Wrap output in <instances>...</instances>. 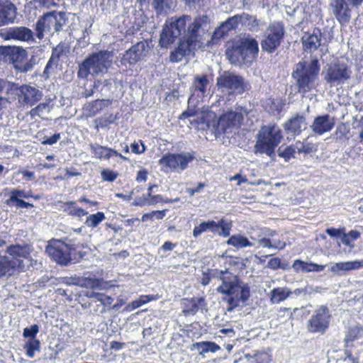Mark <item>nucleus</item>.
I'll return each instance as SVG.
<instances>
[{"label": "nucleus", "instance_id": "9b49d317", "mask_svg": "<svg viewBox=\"0 0 363 363\" xmlns=\"http://www.w3.org/2000/svg\"><path fill=\"white\" fill-rule=\"evenodd\" d=\"M72 245L61 240L52 239L48 242L45 252L53 260L61 265H67L71 262Z\"/></svg>", "mask_w": 363, "mask_h": 363}, {"label": "nucleus", "instance_id": "a211bd4d", "mask_svg": "<svg viewBox=\"0 0 363 363\" xmlns=\"http://www.w3.org/2000/svg\"><path fill=\"white\" fill-rule=\"evenodd\" d=\"M148 50V45L145 42H139L125 52L121 62L125 67L127 65L133 66L146 57Z\"/></svg>", "mask_w": 363, "mask_h": 363}, {"label": "nucleus", "instance_id": "39448f33", "mask_svg": "<svg viewBox=\"0 0 363 363\" xmlns=\"http://www.w3.org/2000/svg\"><path fill=\"white\" fill-rule=\"evenodd\" d=\"M7 256L0 255V279L13 275L17 271L23 270V259L31 252L30 245H11L6 250Z\"/></svg>", "mask_w": 363, "mask_h": 363}, {"label": "nucleus", "instance_id": "774afa93", "mask_svg": "<svg viewBox=\"0 0 363 363\" xmlns=\"http://www.w3.org/2000/svg\"><path fill=\"white\" fill-rule=\"evenodd\" d=\"M147 172L145 169H141L138 172L136 181L138 182H145L147 180Z\"/></svg>", "mask_w": 363, "mask_h": 363}, {"label": "nucleus", "instance_id": "0eeeda50", "mask_svg": "<svg viewBox=\"0 0 363 363\" xmlns=\"http://www.w3.org/2000/svg\"><path fill=\"white\" fill-rule=\"evenodd\" d=\"M281 139V130L277 125L270 124L262 126L257 134V140L255 145V152L272 156Z\"/></svg>", "mask_w": 363, "mask_h": 363}, {"label": "nucleus", "instance_id": "72a5a7b5", "mask_svg": "<svg viewBox=\"0 0 363 363\" xmlns=\"http://www.w3.org/2000/svg\"><path fill=\"white\" fill-rule=\"evenodd\" d=\"M63 211L67 214L76 217H82L88 213L84 209L78 207L76 201L65 203L63 206Z\"/></svg>", "mask_w": 363, "mask_h": 363}, {"label": "nucleus", "instance_id": "c03bdc74", "mask_svg": "<svg viewBox=\"0 0 363 363\" xmlns=\"http://www.w3.org/2000/svg\"><path fill=\"white\" fill-rule=\"evenodd\" d=\"M10 197L5 201V203L8 206H12L14 200H21V198L26 197V192L24 190L13 189L11 190Z\"/></svg>", "mask_w": 363, "mask_h": 363}, {"label": "nucleus", "instance_id": "de8ad7c7", "mask_svg": "<svg viewBox=\"0 0 363 363\" xmlns=\"http://www.w3.org/2000/svg\"><path fill=\"white\" fill-rule=\"evenodd\" d=\"M295 153H296V150L294 144L286 147L283 151H281L280 149L279 150V155L284 158L286 161H289L290 159L295 157Z\"/></svg>", "mask_w": 363, "mask_h": 363}, {"label": "nucleus", "instance_id": "2eb2a0df", "mask_svg": "<svg viewBox=\"0 0 363 363\" xmlns=\"http://www.w3.org/2000/svg\"><path fill=\"white\" fill-rule=\"evenodd\" d=\"M217 86L221 91L229 93L245 91L246 84L244 79L239 75L230 72H223L217 78Z\"/></svg>", "mask_w": 363, "mask_h": 363}, {"label": "nucleus", "instance_id": "bf43d9fd", "mask_svg": "<svg viewBox=\"0 0 363 363\" xmlns=\"http://www.w3.org/2000/svg\"><path fill=\"white\" fill-rule=\"evenodd\" d=\"M14 86H16V84L0 78V93L4 89L12 90Z\"/></svg>", "mask_w": 363, "mask_h": 363}, {"label": "nucleus", "instance_id": "c9c22d12", "mask_svg": "<svg viewBox=\"0 0 363 363\" xmlns=\"http://www.w3.org/2000/svg\"><path fill=\"white\" fill-rule=\"evenodd\" d=\"M28 357L33 358L35 356V352L40 350V343L37 338L28 339L24 345Z\"/></svg>", "mask_w": 363, "mask_h": 363}, {"label": "nucleus", "instance_id": "5fc2aeb1", "mask_svg": "<svg viewBox=\"0 0 363 363\" xmlns=\"http://www.w3.org/2000/svg\"><path fill=\"white\" fill-rule=\"evenodd\" d=\"M155 202L156 201H150L149 197L146 195L143 197H136L133 205L135 206H143L145 205H153Z\"/></svg>", "mask_w": 363, "mask_h": 363}, {"label": "nucleus", "instance_id": "f704fd0d", "mask_svg": "<svg viewBox=\"0 0 363 363\" xmlns=\"http://www.w3.org/2000/svg\"><path fill=\"white\" fill-rule=\"evenodd\" d=\"M294 146L298 154L308 155L314 150V145L307 140H303V141L297 140L294 143Z\"/></svg>", "mask_w": 363, "mask_h": 363}, {"label": "nucleus", "instance_id": "20e7f679", "mask_svg": "<svg viewBox=\"0 0 363 363\" xmlns=\"http://www.w3.org/2000/svg\"><path fill=\"white\" fill-rule=\"evenodd\" d=\"M257 41L250 36L242 37L233 43L226 50V56L231 64L242 65L250 64L257 56Z\"/></svg>", "mask_w": 363, "mask_h": 363}, {"label": "nucleus", "instance_id": "4468645a", "mask_svg": "<svg viewBox=\"0 0 363 363\" xmlns=\"http://www.w3.org/2000/svg\"><path fill=\"white\" fill-rule=\"evenodd\" d=\"M242 120L243 114L238 108L229 110L219 117L215 131L218 134L231 133L240 126Z\"/></svg>", "mask_w": 363, "mask_h": 363}, {"label": "nucleus", "instance_id": "423d86ee", "mask_svg": "<svg viewBox=\"0 0 363 363\" xmlns=\"http://www.w3.org/2000/svg\"><path fill=\"white\" fill-rule=\"evenodd\" d=\"M319 72L320 65L317 59L312 60L308 64L306 62L298 63L293 77L296 80L300 93L306 94L315 87Z\"/></svg>", "mask_w": 363, "mask_h": 363}, {"label": "nucleus", "instance_id": "680f3d73", "mask_svg": "<svg viewBox=\"0 0 363 363\" xmlns=\"http://www.w3.org/2000/svg\"><path fill=\"white\" fill-rule=\"evenodd\" d=\"M12 206H15L18 208H28L30 207H33L32 203L26 202L23 199L21 200H14L13 204Z\"/></svg>", "mask_w": 363, "mask_h": 363}, {"label": "nucleus", "instance_id": "e433bc0d", "mask_svg": "<svg viewBox=\"0 0 363 363\" xmlns=\"http://www.w3.org/2000/svg\"><path fill=\"white\" fill-rule=\"evenodd\" d=\"M241 25L247 27L250 30H256L259 26V23L255 16L248 13L240 14Z\"/></svg>", "mask_w": 363, "mask_h": 363}, {"label": "nucleus", "instance_id": "69168bd1", "mask_svg": "<svg viewBox=\"0 0 363 363\" xmlns=\"http://www.w3.org/2000/svg\"><path fill=\"white\" fill-rule=\"evenodd\" d=\"M306 264V262L301 261L299 259H296L294 261V262L292 265V267L296 272L300 271V270L304 272Z\"/></svg>", "mask_w": 363, "mask_h": 363}, {"label": "nucleus", "instance_id": "4c0bfd02", "mask_svg": "<svg viewBox=\"0 0 363 363\" xmlns=\"http://www.w3.org/2000/svg\"><path fill=\"white\" fill-rule=\"evenodd\" d=\"M362 331L363 328L359 325L351 327L346 334L345 339V343L348 345L350 342H352L358 339L361 336Z\"/></svg>", "mask_w": 363, "mask_h": 363}, {"label": "nucleus", "instance_id": "4be33fe9", "mask_svg": "<svg viewBox=\"0 0 363 363\" xmlns=\"http://www.w3.org/2000/svg\"><path fill=\"white\" fill-rule=\"evenodd\" d=\"M333 12L340 23L349 22L351 17L350 4H347V0H333L330 4Z\"/></svg>", "mask_w": 363, "mask_h": 363}, {"label": "nucleus", "instance_id": "6ab92c4d", "mask_svg": "<svg viewBox=\"0 0 363 363\" xmlns=\"http://www.w3.org/2000/svg\"><path fill=\"white\" fill-rule=\"evenodd\" d=\"M3 36L6 40H13L28 43L35 42L34 33L26 26L8 28L4 30Z\"/></svg>", "mask_w": 363, "mask_h": 363}, {"label": "nucleus", "instance_id": "f8f14e48", "mask_svg": "<svg viewBox=\"0 0 363 363\" xmlns=\"http://www.w3.org/2000/svg\"><path fill=\"white\" fill-rule=\"evenodd\" d=\"M284 33V27L282 23H272L267 28L264 38L261 42L262 49L269 53L274 52L280 45Z\"/></svg>", "mask_w": 363, "mask_h": 363}, {"label": "nucleus", "instance_id": "6e6d98bb", "mask_svg": "<svg viewBox=\"0 0 363 363\" xmlns=\"http://www.w3.org/2000/svg\"><path fill=\"white\" fill-rule=\"evenodd\" d=\"M130 148L131 151L135 154H142L146 150L145 145L141 140L133 143L130 145Z\"/></svg>", "mask_w": 363, "mask_h": 363}, {"label": "nucleus", "instance_id": "a18cd8bd", "mask_svg": "<svg viewBox=\"0 0 363 363\" xmlns=\"http://www.w3.org/2000/svg\"><path fill=\"white\" fill-rule=\"evenodd\" d=\"M166 215V211H153L150 213H145L141 218L143 222L147 221L148 220L162 219Z\"/></svg>", "mask_w": 363, "mask_h": 363}, {"label": "nucleus", "instance_id": "1a4fd4ad", "mask_svg": "<svg viewBox=\"0 0 363 363\" xmlns=\"http://www.w3.org/2000/svg\"><path fill=\"white\" fill-rule=\"evenodd\" d=\"M65 23V13L64 12L48 13L40 17L35 23L36 36L41 40L45 33L59 32Z\"/></svg>", "mask_w": 363, "mask_h": 363}, {"label": "nucleus", "instance_id": "9d476101", "mask_svg": "<svg viewBox=\"0 0 363 363\" xmlns=\"http://www.w3.org/2000/svg\"><path fill=\"white\" fill-rule=\"evenodd\" d=\"M194 159V155L188 152L167 154L159 160V164L164 172L180 173L189 167V164L192 162Z\"/></svg>", "mask_w": 363, "mask_h": 363}, {"label": "nucleus", "instance_id": "dca6fc26", "mask_svg": "<svg viewBox=\"0 0 363 363\" xmlns=\"http://www.w3.org/2000/svg\"><path fill=\"white\" fill-rule=\"evenodd\" d=\"M231 228V222L225 219H221L218 222L214 220L203 221L194 227L193 235L196 238L202 233L210 231L223 237H228L230 235Z\"/></svg>", "mask_w": 363, "mask_h": 363}, {"label": "nucleus", "instance_id": "b1692460", "mask_svg": "<svg viewBox=\"0 0 363 363\" xmlns=\"http://www.w3.org/2000/svg\"><path fill=\"white\" fill-rule=\"evenodd\" d=\"M16 7L9 1H0V27L14 23Z\"/></svg>", "mask_w": 363, "mask_h": 363}, {"label": "nucleus", "instance_id": "412c9836", "mask_svg": "<svg viewBox=\"0 0 363 363\" xmlns=\"http://www.w3.org/2000/svg\"><path fill=\"white\" fill-rule=\"evenodd\" d=\"M307 125L306 117L297 114L284 124V128L286 134L295 137L305 130L307 128Z\"/></svg>", "mask_w": 363, "mask_h": 363}, {"label": "nucleus", "instance_id": "e2e57ef3", "mask_svg": "<svg viewBox=\"0 0 363 363\" xmlns=\"http://www.w3.org/2000/svg\"><path fill=\"white\" fill-rule=\"evenodd\" d=\"M205 183L200 182L196 188L187 189L186 191L191 196H194L196 193L201 192L202 189L206 186Z\"/></svg>", "mask_w": 363, "mask_h": 363}, {"label": "nucleus", "instance_id": "c756f323", "mask_svg": "<svg viewBox=\"0 0 363 363\" xmlns=\"http://www.w3.org/2000/svg\"><path fill=\"white\" fill-rule=\"evenodd\" d=\"M291 294L292 291L287 287L274 288L271 291L270 301L272 303L277 304L285 301Z\"/></svg>", "mask_w": 363, "mask_h": 363}, {"label": "nucleus", "instance_id": "58836bf2", "mask_svg": "<svg viewBox=\"0 0 363 363\" xmlns=\"http://www.w3.org/2000/svg\"><path fill=\"white\" fill-rule=\"evenodd\" d=\"M249 363H270L271 359L268 353L257 352L253 355L246 354Z\"/></svg>", "mask_w": 363, "mask_h": 363}, {"label": "nucleus", "instance_id": "7c9ffc66", "mask_svg": "<svg viewBox=\"0 0 363 363\" xmlns=\"http://www.w3.org/2000/svg\"><path fill=\"white\" fill-rule=\"evenodd\" d=\"M209 84V81L206 75H197L194 77L191 89L194 93L198 91L203 96Z\"/></svg>", "mask_w": 363, "mask_h": 363}, {"label": "nucleus", "instance_id": "052dcab7", "mask_svg": "<svg viewBox=\"0 0 363 363\" xmlns=\"http://www.w3.org/2000/svg\"><path fill=\"white\" fill-rule=\"evenodd\" d=\"M33 64L31 62H27L23 65H15V68L21 72H27L33 69Z\"/></svg>", "mask_w": 363, "mask_h": 363}, {"label": "nucleus", "instance_id": "79ce46f5", "mask_svg": "<svg viewBox=\"0 0 363 363\" xmlns=\"http://www.w3.org/2000/svg\"><path fill=\"white\" fill-rule=\"evenodd\" d=\"M360 236L359 232L357 230H351L347 234H344L342 238V242L350 247V248H353L354 247V241L357 240Z\"/></svg>", "mask_w": 363, "mask_h": 363}, {"label": "nucleus", "instance_id": "6e6552de", "mask_svg": "<svg viewBox=\"0 0 363 363\" xmlns=\"http://www.w3.org/2000/svg\"><path fill=\"white\" fill-rule=\"evenodd\" d=\"M351 67L346 63L334 61L326 64L322 70V77L330 87L342 86L352 77Z\"/></svg>", "mask_w": 363, "mask_h": 363}, {"label": "nucleus", "instance_id": "09e8293b", "mask_svg": "<svg viewBox=\"0 0 363 363\" xmlns=\"http://www.w3.org/2000/svg\"><path fill=\"white\" fill-rule=\"evenodd\" d=\"M111 104L108 99L96 100L91 104V111L93 114H96L101 111L104 107L108 106Z\"/></svg>", "mask_w": 363, "mask_h": 363}, {"label": "nucleus", "instance_id": "aec40b11", "mask_svg": "<svg viewBox=\"0 0 363 363\" xmlns=\"http://www.w3.org/2000/svg\"><path fill=\"white\" fill-rule=\"evenodd\" d=\"M196 41H193L191 39H187L186 35H184L182 40L179 41L178 47L171 52L169 59L172 62H179L186 55L194 52L197 49L201 48L196 44Z\"/></svg>", "mask_w": 363, "mask_h": 363}, {"label": "nucleus", "instance_id": "338daca9", "mask_svg": "<svg viewBox=\"0 0 363 363\" xmlns=\"http://www.w3.org/2000/svg\"><path fill=\"white\" fill-rule=\"evenodd\" d=\"M281 264V261L279 258H272L269 260L267 263V267L272 269H277L279 268Z\"/></svg>", "mask_w": 363, "mask_h": 363}, {"label": "nucleus", "instance_id": "c85d7f7f", "mask_svg": "<svg viewBox=\"0 0 363 363\" xmlns=\"http://www.w3.org/2000/svg\"><path fill=\"white\" fill-rule=\"evenodd\" d=\"M204 303L203 298L186 299L184 301L183 313L186 315H194Z\"/></svg>", "mask_w": 363, "mask_h": 363}, {"label": "nucleus", "instance_id": "2f4dec72", "mask_svg": "<svg viewBox=\"0 0 363 363\" xmlns=\"http://www.w3.org/2000/svg\"><path fill=\"white\" fill-rule=\"evenodd\" d=\"M194 347L199 351V354L203 355L208 352H216L220 347L213 342L202 341L194 344Z\"/></svg>", "mask_w": 363, "mask_h": 363}, {"label": "nucleus", "instance_id": "a19ab883", "mask_svg": "<svg viewBox=\"0 0 363 363\" xmlns=\"http://www.w3.org/2000/svg\"><path fill=\"white\" fill-rule=\"evenodd\" d=\"M106 218L103 212H97L96 213L87 216L85 224L90 228H96Z\"/></svg>", "mask_w": 363, "mask_h": 363}, {"label": "nucleus", "instance_id": "ddd939ff", "mask_svg": "<svg viewBox=\"0 0 363 363\" xmlns=\"http://www.w3.org/2000/svg\"><path fill=\"white\" fill-rule=\"evenodd\" d=\"M332 315L326 306L317 308L308 321L307 329L312 333L323 334L328 330Z\"/></svg>", "mask_w": 363, "mask_h": 363}, {"label": "nucleus", "instance_id": "864d4df0", "mask_svg": "<svg viewBox=\"0 0 363 363\" xmlns=\"http://www.w3.org/2000/svg\"><path fill=\"white\" fill-rule=\"evenodd\" d=\"M326 264H318L313 262H306L304 272H323Z\"/></svg>", "mask_w": 363, "mask_h": 363}, {"label": "nucleus", "instance_id": "8fccbe9b", "mask_svg": "<svg viewBox=\"0 0 363 363\" xmlns=\"http://www.w3.org/2000/svg\"><path fill=\"white\" fill-rule=\"evenodd\" d=\"M39 332V326L36 324L32 325L30 328H25L23 332V337L25 338H36Z\"/></svg>", "mask_w": 363, "mask_h": 363}, {"label": "nucleus", "instance_id": "f03ea898", "mask_svg": "<svg viewBox=\"0 0 363 363\" xmlns=\"http://www.w3.org/2000/svg\"><path fill=\"white\" fill-rule=\"evenodd\" d=\"M218 277L222 281L217 288L218 292L229 296L227 310L232 311L235 308L244 304L249 298L250 287L242 283L238 277L228 271H220Z\"/></svg>", "mask_w": 363, "mask_h": 363}, {"label": "nucleus", "instance_id": "f257e3e1", "mask_svg": "<svg viewBox=\"0 0 363 363\" xmlns=\"http://www.w3.org/2000/svg\"><path fill=\"white\" fill-rule=\"evenodd\" d=\"M188 16H183L178 18L174 17L169 19L160 35V44L162 47H167L173 43L179 37L182 32L187 39L196 41V44L202 47L205 36L208 35L210 29L208 18L206 16H199L189 24L185 30Z\"/></svg>", "mask_w": 363, "mask_h": 363}, {"label": "nucleus", "instance_id": "3c124183", "mask_svg": "<svg viewBox=\"0 0 363 363\" xmlns=\"http://www.w3.org/2000/svg\"><path fill=\"white\" fill-rule=\"evenodd\" d=\"M228 32V28L221 24L220 27L216 29L211 37L212 43H216L217 41L224 37Z\"/></svg>", "mask_w": 363, "mask_h": 363}, {"label": "nucleus", "instance_id": "ea45409f", "mask_svg": "<svg viewBox=\"0 0 363 363\" xmlns=\"http://www.w3.org/2000/svg\"><path fill=\"white\" fill-rule=\"evenodd\" d=\"M9 55L13 63H17L23 61L26 57L27 53L24 49L15 47L10 48Z\"/></svg>", "mask_w": 363, "mask_h": 363}, {"label": "nucleus", "instance_id": "5701e85b", "mask_svg": "<svg viewBox=\"0 0 363 363\" xmlns=\"http://www.w3.org/2000/svg\"><path fill=\"white\" fill-rule=\"evenodd\" d=\"M334 125V118L330 117L328 114H325L315 118L311 128L314 133L323 135L330 131Z\"/></svg>", "mask_w": 363, "mask_h": 363}, {"label": "nucleus", "instance_id": "393cba45", "mask_svg": "<svg viewBox=\"0 0 363 363\" xmlns=\"http://www.w3.org/2000/svg\"><path fill=\"white\" fill-rule=\"evenodd\" d=\"M89 149L91 150V152L94 155V157L102 160H108L111 157L113 156H117L121 158L123 160H128V159L122 155L121 154L118 153L116 150L114 149L102 146L99 144H93L90 143L89 145Z\"/></svg>", "mask_w": 363, "mask_h": 363}, {"label": "nucleus", "instance_id": "49530a36", "mask_svg": "<svg viewBox=\"0 0 363 363\" xmlns=\"http://www.w3.org/2000/svg\"><path fill=\"white\" fill-rule=\"evenodd\" d=\"M228 31L236 28L239 24H241L240 15H235L231 18H229L226 21L222 23Z\"/></svg>", "mask_w": 363, "mask_h": 363}, {"label": "nucleus", "instance_id": "7ed1b4c3", "mask_svg": "<svg viewBox=\"0 0 363 363\" xmlns=\"http://www.w3.org/2000/svg\"><path fill=\"white\" fill-rule=\"evenodd\" d=\"M113 64V54L108 50H100L89 55L79 65L77 75L79 78L87 79L108 72Z\"/></svg>", "mask_w": 363, "mask_h": 363}, {"label": "nucleus", "instance_id": "37998d69", "mask_svg": "<svg viewBox=\"0 0 363 363\" xmlns=\"http://www.w3.org/2000/svg\"><path fill=\"white\" fill-rule=\"evenodd\" d=\"M50 111L49 105L46 103H41L30 111V116L32 118L39 116L43 117Z\"/></svg>", "mask_w": 363, "mask_h": 363}, {"label": "nucleus", "instance_id": "473e14b6", "mask_svg": "<svg viewBox=\"0 0 363 363\" xmlns=\"http://www.w3.org/2000/svg\"><path fill=\"white\" fill-rule=\"evenodd\" d=\"M227 244L238 249L251 247L253 245V244L246 237L239 234L230 237L227 241Z\"/></svg>", "mask_w": 363, "mask_h": 363}, {"label": "nucleus", "instance_id": "f3484780", "mask_svg": "<svg viewBox=\"0 0 363 363\" xmlns=\"http://www.w3.org/2000/svg\"><path fill=\"white\" fill-rule=\"evenodd\" d=\"M12 90L16 91L18 102L22 106H33L43 97L41 91L35 86L28 84L20 86L16 84Z\"/></svg>", "mask_w": 363, "mask_h": 363}, {"label": "nucleus", "instance_id": "a878e982", "mask_svg": "<svg viewBox=\"0 0 363 363\" xmlns=\"http://www.w3.org/2000/svg\"><path fill=\"white\" fill-rule=\"evenodd\" d=\"M363 267V259L336 262L331 265L329 271L335 275H342L344 273L357 270Z\"/></svg>", "mask_w": 363, "mask_h": 363}, {"label": "nucleus", "instance_id": "603ef678", "mask_svg": "<svg viewBox=\"0 0 363 363\" xmlns=\"http://www.w3.org/2000/svg\"><path fill=\"white\" fill-rule=\"evenodd\" d=\"M103 280L99 279H89L85 282L86 287L92 289H103Z\"/></svg>", "mask_w": 363, "mask_h": 363}, {"label": "nucleus", "instance_id": "4d7b16f0", "mask_svg": "<svg viewBox=\"0 0 363 363\" xmlns=\"http://www.w3.org/2000/svg\"><path fill=\"white\" fill-rule=\"evenodd\" d=\"M101 178L104 181L113 182L118 176V174L112 170L104 169L101 171Z\"/></svg>", "mask_w": 363, "mask_h": 363}, {"label": "nucleus", "instance_id": "13d9d810", "mask_svg": "<svg viewBox=\"0 0 363 363\" xmlns=\"http://www.w3.org/2000/svg\"><path fill=\"white\" fill-rule=\"evenodd\" d=\"M61 138V135L60 133H55L53 135H52L51 137H49V138H47L46 139H45L44 140L42 141V144L43 145H52L55 143H57V142Z\"/></svg>", "mask_w": 363, "mask_h": 363}, {"label": "nucleus", "instance_id": "cd10ccee", "mask_svg": "<svg viewBox=\"0 0 363 363\" xmlns=\"http://www.w3.org/2000/svg\"><path fill=\"white\" fill-rule=\"evenodd\" d=\"M177 5V0H152V6L157 15L166 16L172 13Z\"/></svg>", "mask_w": 363, "mask_h": 363}, {"label": "nucleus", "instance_id": "bb28decb", "mask_svg": "<svg viewBox=\"0 0 363 363\" xmlns=\"http://www.w3.org/2000/svg\"><path fill=\"white\" fill-rule=\"evenodd\" d=\"M321 32L319 29H314L313 32L305 33L302 37V43L306 50H315L320 46Z\"/></svg>", "mask_w": 363, "mask_h": 363}, {"label": "nucleus", "instance_id": "0e129e2a", "mask_svg": "<svg viewBox=\"0 0 363 363\" xmlns=\"http://www.w3.org/2000/svg\"><path fill=\"white\" fill-rule=\"evenodd\" d=\"M113 301V298L109 296L103 294V297L101 298V303L104 307H109ZM105 311V308H103L102 312Z\"/></svg>", "mask_w": 363, "mask_h": 363}]
</instances>
